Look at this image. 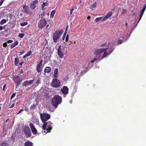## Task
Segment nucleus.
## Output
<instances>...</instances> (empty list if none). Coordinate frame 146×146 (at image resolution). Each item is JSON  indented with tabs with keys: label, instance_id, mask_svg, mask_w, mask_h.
<instances>
[{
	"label": "nucleus",
	"instance_id": "45",
	"mask_svg": "<svg viewBox=\"0 0 146 146\" xmlns=\"http://www.w3.org/2000/svg\"><path fill=\"white\" fill-rule=\"evenodd\" d=\"M15 96V93H13L11 96V99H12Z\"/></svg>",
	"mask_w": 146,
	"mask_h": 146
},
{
	"label": "nucleus",
	"instance_id": "39",
	"mask_svg": "<svg viewBox=\"0 0 146 146\" xmlns=\"http://www.w3.org/2000/svg\"><path fill=\"white\" fill-rule=\"evenodd\" d=\"M58 72V70L57 68H55L54 71V74H57Z\"/></svg>",
	"mask_w": 146,
	"mask_h": 146
},
{
	"label": "nucleus",
	"instance_id": "10",
	"mask_svg": "<svg viewBox=\"0 0 146 146\" xmlns=\"http://www.w3.org/2000/svg\"><path fill=\"white\" fill-rule=\"evenodd\" d=\"M29 125L33 134L34 135L36 134L37 133V130L34 127L33 124L32 123H30L29 124Z\"/></svg>",
	"mask_w": 146,
	"mask_h": 146
},
{
	"label": "nucleus",
	"instance_id": "50",
	"mask_svg": "<svg viewBox=\"0 0 146 146\" xmlns=\"http://www.w3.org/2000/svg\"><path fill=\"white\" fill-rule=\"evenodd\" d=\"M45 15V13L44 12H42V13H41V15L42 16V17H43Z\"/></svg>",
	"mask_w": 146,
	"mask_h": 146
},
{
	"label": "nucleus",
	"instance_id": "40",
	"mask_svg": "<svg viewBox=\"0 0 146 146\" xmlns=\"http://www.w3.org/2000/svg\"><path fill=\"white\" fill-rule=\"evenodd\" d=\"M68 37H69L68 35H67L66 37V39H65V42H67L68 41Z\"/></svg>",
	"mask_w": 146,
	"mask_h": 146
},
{
	"label": "nucleus",
	"instance_id": "25",
	"mask_svg": "<svg viewBox=\"0 0 146 146\" xmlns=\"http://www.w3.org/2000/svg\"><path fill=\"white\" fill-rule=\"evenodd\" d=\"M96 4L97 3L96 2H95L93 4H92L90 6V8L91 9H93L94 8L96 7Z\"/></svg>",
	"mask_w": 146,
	"mask_h": 146
},
{
	"label": "nucleus",
	"instance_id": "7",
	"mask_svg": "<svg viewBox=\"0 0 146 146\" xmlns=\"http://www.w3.org/2000/svg\"><path fill=\"white\" fill-rule=\"evenodd\" d=\"M60 82L57 79H53L51 82V86L55 88H58L60 86Z\"/></svg>",
	"mask_w": 146,
	"mask_h": 146
},
{
	"label": "nucleus",
	"instance_id": "1",
	"mask_svg": "<svg viewBox=\"0 0 146 146\" xmlns=\"http://www.w3.org/2000/svg\"><path fill=\"white\" fill-rule=\"evenodd\" d=\"M62 101L61 97L58 95H56L52 98L51 103L52 105L56 108L57 107L58 105L60 104Z\"/></svg>",
	"mask_w": 146,
	"mask_h": 146
},
{
	"label": "nucleus",
	"instance_id": "15",
	"mask_svg": "<svg viewBox=\"0 0 146 146\" xmlns=\"http://www.w3.org/2000/svg\"><path fill=\"white\" fill-rule=\"evenodd\" d=\"M114 49H113L111 51H110L108 53L106 52H104L103 54L102 55V58H101V60H102L106 57L108 55L110 54L113 51Z\"/></svg>",
	"mask_w": 146,
	"mask_h": 146
},
{
	"label": "nucleus",
	"instance_id": "63",
	"mask_svg": "<svg viewBox=\"0 0 146 146\" xmlns=\"http://www.w3.org/2000/svg\"><path fill=\"white\" fill-rule=\"evenodd\" d=\"M23 73V71L22 70V69H21V71L20 72V74Z\"/></svg>",
	"mask_w": 146,
	"mask_h": 146
},
{
	"label": "nucleus",
	"instance_id": "30",
	"mask_svg": "<svg viewBox=\"0 0 146 146\" xmlns=\"http://www.w3.org/2000/svg\"><path fill=\"white\" fill-rule=\"evenodd\" d=\"M55 13V11L54 10H52L51 11V12L50 15L51 17H52V18L53 17Z\"/></svg>",
	"mask_w": 146,
	"mask_h": 146
},
{
	"label": "nucleus",
	"instance_id": "48",
	"mask_svg": "<svg viewBox=\"0 0 146 146\" xmlns=\"http://www.w3.org/2000/svg\"><path fill=\"white\" fill-rule=\"evenodd\" d=\"M24 110V109H21V110H20L19 111V112L17 113V114H19V113H20L21 112H22V111H23V110Z\"/></svg>",
	"mask_w": 146,
	"mask_h": 146
},
{
	"label": "nucleus",
	"instance_id": "64",
	"mask_svg": "<svg viewBox=\"0 0 146 146\" xmlns=\"http://www.w3.org/2000/svg\"><path fill=\"white\" fill-rule=\"evenodd\" d=\"M135 15V13H133L132 14V15L133 16H134Z\"/></svg>",
	"mask_w": 146,
	"mask_h": 146
},
{
	"label": "nucleus",
	"instance_id": "41",
	"mask_svg": "<svg viewBox=\"0 0 146 146\" xmlns=\"http://www.w3.org/2000/svg\"><path fill=\"white\" fill-rule=\"evenodd\" d=\"M3 47H5L7 46V42L4 43L3 44Z\"/></svg>",
	"mask_w": 146,
	"mask_h": 146
},
{
	"label": "nucleus",
	"instance_id": "37",
	"mask_svg": "<svg viewBox=\"0 0 146 146\" xmlns=\"http://www.w3.org/2000/svg\"><path fill=\"white\" fill-rule=\"evenodd\" d=\"M32 53V51H29V52L26 54L27 55V56H30Z\"/></svg>",
	"mask_w": 146,
	"mask_h": 146
},
{
	"label": "nucleus",
	"instance_id": "24",
	"mask_svg": "<svg viewBox=\"0 0 146 146\" xmlns=\"http://www.w3.org/2000/svg\"><path fill=\"white\" fill-rule=\"evenodd\" d=\"M30 7L33 10H34L36 7V5L32 3H31L30 4Z\"/></svg>",
	"mask_w": 146,
	"mask_h": 146
},
{
	"label": "nucleus",
	"instance_id": "36",
	"mask_svg": "<svg viewBox=\"0 0 146 146\" xmlns=\"http://www.w3.org/2000/svg\"><path fill=\"white\" fill-rule=\"evenodd\" d=\"M102 49V52H106V51L108 49V48H101Z\"/></svg>",
	"mask_w": 146,
	"mask_h": 146
},
{
	"label": "nucleus",
	"instance_id": "11",
	"mask_svg": "<svg viewBox=\"0 0 146 146\" xmlns=\"http://www.w3.org/2000/svg\"><path fill=\"white\" fill-rule=\"evenodd\" d=\"M47 123H48L47 125L46 126L47 128H46V127L45 130L47 131L46 133L50 132V131L52 129V127H51V125L52 124V123H51L50 121L48 122Z\"/></svg>",
	"mask_w": 146,
	"mask_h": 146
},
{
	"label": "nucleus",
	"instance_id": "16",
	"mask_svg": "<svg viewBox=\"0 0 146 146\" xmlns=\"http://www.w3.org/2000/svg\"><path fill=\"white\" fill-rule=\"evenodd\" d=\"M102 52V51L101 48L96 49L94 50V54L96 55H97L101 54Z\"/></svg>",
	"mask_w": 146,
	"mask_h": 146
},
{
	"label": "nucleus",
	"instance_id": "21",
	"mask_svg": "<svg viewBox=\"0 0 146 146\" xmlns=\"http://www.w3.org/2000/svg\"><path fill=\"white\" fill-rule=\"evenodd\" d=\"M84 70H81V71L80 72V76H82L83 75V74L86 72L88 70V67H84Z\"/></svg>",
	"mask_w": 146,
	"mask_h": 146
},
{
	"label": "nucleus",
	"instance_id": "8",
	"mask_svg": "<svg viewBox=\"0 0 146 146\" xmlns=\"http://www.w3.org/2000/svg\"><path fill=\"white\" fill-rule=\"evenodd\" d=\"M43 60L41 59L40 60V62L39 63L37 64L36 67V70L38 73L41 72L42 70V67Z\"/></svg>",
	"mask_w": 146,
	"mask_h": 146
},
{
	"label": "nucleus",
	"instance_id": "56",
	"mask_svg": "<svg viewBox=\"0 0 146 146\" xmlns=\"http://www.w3.org/2000/svg\"><path fill=\"white\" fill-rule=\"evenodd\" d=\"M49 24L48 25H47L46 26V29H49L48 28V27H49Z\"/></svg>",
	"mask_w": 146,
	"mask_h": 146
},
{
	"label": "nucleus",
	"instance_id": "62",
	"mask_svg": "<svg viewBox=\"0 0 146 146\" xmlns=\"http://www.w3.org/2000/svg\"><path fill=\"white\" fill-rule=\"evenodd\" d=\"M27 57V56L26 54H25V56H24L23 57V58H25L26 57Z\"/></svg>",
	"mask_w": 146,
	"mask_h": 146
},
{
	"label": "nucleus",
	"instance_id": "5",
	"mask_svg": "<svg viewBox=\"0 0 146 146\" xmlns=\"http://www.w3.org/2000/svg\"><path fill=\"white\" fill-rule=\"evenodd\" d=\"M65 49L64 47L61 48V45L60 46L57 50V53L59 57L61 58H64L65 54L64 50Z\"/></svg>",
	"mask_w": 146,
	"mask_h": 146
},
{
	"label": "nucleus",
	"instance_id": "13",
	"mask_svg": "<svg viewBox=\"0 0 146 146\" xmlns=\"http://www.w3.org/2000/svg\"><path fill=\"white\" fill-rule=\"evenodd\" d=\"M112 12H110L108 13L105 16L103 17L101 21V22H103L106 20L107 19L109 18L112 16Z\"/></svg>",
	"mask_w": 146,
	"mask_h": 146
},
{
	"label": "nucleus",
	"instance_id": "55",
	"mask_svg": "<svg viewBox=\"0 0 146 146\" xmlns=\"http://www.w3.org/2000/svg\"><path fill=\"white\" fill-rule=\"evenodd\" d=\"M6 86V85H5L3 86V90H4V89L5 88V87Z\"/></svg>",
	"mask_w": 146,
	"mask_h": 146
},
{
	"label": "nucleus",
	"instance_id": "29",
	"mask_svg": "<svg viewBox=\"0 0 146 146\" xmlns=\"http://www.w3.org/2000/svg\"><path fill=\"white\" fill-rule=\"evenodd\" d=\"M109 45V44L106 42L100 45V47L108 46Z\"/></svg>",
	"mask_w": 146,
	"mask_h": 146
},
{
	"label": "nucleus",
	"instance_id": "42",
	"mask_svg": "<svg viewBox=\"0 0 146 146\" xmlns=\"http://www.w3.org/2000/svg\"><path fill=\"white\" fill-rule=\"evenodd\" d=\"M98 60V59L97 58H95L89 64L91 63H93V62H95V61H96V60Z\"/></svg>",
	"mask_w": 146,
	"mask_h": 146
},
{
	"label": "nucleus",
	"instance_id": "35",
	"mask_svg": "<svg viewBox=\"0 0 146 146\" xmlns=\"http://www.w3.org/2000/svg\"><path fill=\"white\" fill-rule=\"evenodd\" d=\"M123 41L122 40L118 39L117 41V44H121Z\"/></svg>",
	"mask_w": 146,
	"mask_h": 146
},
{
	"label": "nucleus",
	"instance_id": "59",
	"mask_svg": "<svg viewBox=\"0 0 146 146\" xmlns=\"http://www.w3.org/2000/svg\"><path fill=\"white\" fill-rule=\"evenodd\" d=\"M24 110H25L26 111H28V108H25Z\"/></svg>",
	"mask_w": 146,
	"mask_h": 146
},
{
	"label": "nucleus",
	"instance_id": "53",
	"mask_svg": "<svg viewBox=\"0 0 146 146\" xmlns=\"http://www.w3.org/2000/svg\"><path fill=\"white\" fill-rule=\"evenodd\" d=\"M14 106V104H13L10 106V108H13Z\"/></svg>",
	"mask_w": 146,
	"mask_h": 146
},
{
	"label": "nucleus",
	"instance_id": "6",
	"mask_svg": "<svg viewBox=\"0 0 146 146\" xmlns=\"http://www.w3.org/2000/svg\"><path fill=\"white\" fill-rule=\"evenodd\" d=\"M47 24V21L45 19L42 17L38 24V27L40 29L43 28Z\"/></svg>",
	"mask_w": 146,
	"mask_h": 146
},
{
	"label": "nucleus",
	"instance_id": "44",
	"mask_svg": "<svg viewBox=\"0 0 146 146\" xmlns=\"http://www.w3.org/2000/svg\"><path fill=\"white\" fill-rule=\"evenodd\" d=\"M38 2V0H35L34 1H33V2H32L33 3H34V4H36Z\"/></svg>",
	"mask_w": 146,
	"mask_h": 146
},
{
	"label": "nucleus",
	"instance_id": "14",
	"mask_svg": "<svg viewBox=\"0 0 146 146\" xmlns=\"http://www.w3.org/2000/svg\"><path fill=\"white\" fill-rule=\"evenodd\" d=\"M13 80L16 84V86H17L20 85L22 80H20L17 77H15L13 78Z\"/></svg>",
	"mask_w": 146,
	"mask_h": 146
},
{
	"label": "nucleus",
	"instance_id": "19",
	"mask_svg": "<svg viewBox=\"0 0 146 146\" xmlns=\"http://www.w3.org/2000/svg\"><path fill=\"white\" fill-rule=\"evenodd\" d=\"M33 143L31 141H28L24 143V146H33Z\"/></svg>",
	"mask_w": 146,
	"mask_h": 146
},
{
	"label": "nucleus",
	"instance_id": "12",
	"mask_svg": "<svg viewBox=\"0 0 146 146\" xmlns=\"http://www.w3.org/2000/svg\"><path fill=\"white\" fill-rule=\"evenodd\" d=\"M68 88L66 86H64L61 89V91L62 93L64 94H67L68 92Z\"/></svg>",
	"mask_w": 146,
	"mask_h": 146
},
{
	"label": "nucleus",
	"instance_id": "4",
	"mask_svg": "<svg viewBox=\"0 0 146 146\" xmlns=\"http://www.w3.org/2000/svg\"><path fill=\"white\" fill-rule=\"evenodd\" d=\"M23 132L24 134L27 138L31 137L32 133L28 125H25L23 129Z\"/></svg>",
	"mask_w": 146,
	"mask_h": 146
},
{
	"label": "nucleus",
	"instance_id": "17",
	"mask_svg": "<svg viewBox=\"0 0 146 146\" xmlns=\"http://www.w3.org/2000/svg\"><path fill=\"white\" fill-rule=\"evenodd\" d=\"M23 8L24 10V13H26L27 14L29 13V9L28 6L25 5L23 7Z\"/></svg>",
	"mask_w": 146,
	"mask_h": 146
},
{
	"label": "nucleus",
	"instance_id": "47",
	"mask_svg": "<svg viewBox=\"0 0 146 146\" xmlns=\"http://www.w3.org/2000/svg\"><path fill=\"white\" fill-rule=\"evenodd\" d=\"M57 74H53L54 77L55 78V79H56V78L57 77Z\"/></svg>",
	"mask_w": 146,
	"mask_h": 146
},
{
	"label": "nucleus",
	"instance_id": "31",
	"mask_svg": "<svg viewBox=\"0 0 146 146\" xmlns=\"http://www.w3.org/2000/svg\"><path fill=\"white\" fill-rule=\"evenodd\" d=\"M7 21L5 19H3L0 22V24L2 25L6 23Z\"/></svg>",
	"mask_w": 146,
	"mask_h": 146
},
{
	"label": "nucleus",
	"instance_id": "54",
	"mask_svg": "<svg viewBox=\"0 0 146 146\" xmlns=\"http://www.w3.org/2000/svg\"><path fill=\"white\" fill-rule=\"evenodd\" d=\"M3 29V26H0V31L2 30Z\"/></svg>",
	"mask_w": 146,
	"mask_h": 146
},
{
	"label": "nucleus",
	"instance_id": "3",
	"mask_svg": "<svg viewBox=\"0 0 146 146\" xmlns=\"http://www.w3.org/2000/svg\"><path fill=\"white\" fill-rule=\"evenodd\" d=\"M62 30H57L55 31L53 36V39L54 42L56 43L57 42V40L62 34L63 32Z\"/></svg>",
	"mask_w": 146,
	"mask_h": 146
},
{
	"label": "nucleus",
	"instance_id": "58",
	"mask_svg": "<svg viewBox=\"0 0 146 146\" xmlns=\"http://www.w3.org/2000/svg\"><path fill=\"white\" fill-rule=\"evenodd\" d=\"M65 35H63V38H62V40H64V38H65Z\"/></svg>",
	"mask_w": 146,
	"mask_h": 146
},
{
	"label": "nucleus",
	"instance_id": "32",
	"mask_svg": "<svg viewBox=\"0 0 146 146\" xmlns=\"http://www.w3.org/2000/svg\"><path fill=\"white\" fill-rule=\"evenodd\" d=\"M27 24L28 23L26 22H23L20 23V25L21 26H24L27 25Z\"/></svg>",
	"mask_w": 146,
	"mask_h": 146
},
{
	"label": "nucleus",
	"instance_id": "2",
	"mask_svg": "<svg viewBox=\"0 0 146 146\" xmlns=\"http://www.w3.org/2000/svg\"><path fill=\"white\" fill-rule=\"evenodd\" d=\"M40 117L42 123H44L42 128L43 130H44L46 129V127L48 123H47L46 121L50 118V116L49 114L47 113H41Z\"/></svg>",
	"mask_w": 146,
	"mask_h": 146
},
{
	"label": "nucleus",
	"instance_id": "22",
	"mask_svg": "<svg viewBox=\"0 0 146 146\" xmlns=\"http://www.w3.org/2000/svg\"><path fill=\"white\" fill-rule=\"evenodd\" d=\"M18 42L17 41H15V42L12 43L11 46V48H12L18 44Z\"/></svg>",
	"mask_w": 146,
	"mask_h": 146
},
{
	"label": "nucleus",
	"instance_id": "18",
	"mask_svg": "<svg viewBox=\"0 0 146 146\" xmlns=\"http://www.w3.org/2000/svg\"><path fill=\"white\" fill-rule=\"evenodd\" d=\"M145 8H145V7H144L143 9H142L141 10V11L140 12V16H139V20L138 21V22L137 23V24H138V23H139V21L141 19V18H142V17L143 14V13H144V12L145 10Z\"/></svg>",
	"mask_w": 146,
	"mask_h": 146
},
{
	"label": "nucleus",
	"instance_id": "43",
	"mask_svg": "<svg viewBox=\"0 0 146 146\" xmlns=\"http://www.w3.org/2000/svg\"><path fill=\"white\" fill-rule=\"evenodd\" d=\"M13 42V41L12 40H9L7 42V43H12Z\"/></svg>",
	"mask_w": 146,
	"mask_h": 146
},
{
	"label": "nucleus",
	"instance_id": "61",
	"mask_svg": "<svg viewBox=\"0 0 146 146\" xmlns=\"http://www.w3.org/2000/svg\"><path fill=\"white\" fill-rule=\"evenodd\" d=\"M23 62H21L20 63V65H22L23 64Z\"/></svg>",
	"mask_w": 146,
	"mask_h": 146
},
{
	"label": "nucleus",
	"instance_id": "34",
	"mask_svg": "<svg viewBox=\"0 0 146 146\" xmlns=\"http://www.w3.org/2000/svg\"><path fill=\"white\" fill-rule=\"evenodd\" d=\"M24 35H25L24 33H20L18 35V36L19 37L22 38L24 37Z\"/></svg>",
	"mask_w": 146,
	"mask_h": 146
},
{
	"label": "nucleus",
	"instance_id": "20",
	"mask_svg": "<svg viewBox=\"0 0 146 146\" xmlns=\"http://www.w3.org/2000/svg\"><path fill=\"white\" fill-rule=\"evenodd\" d=\"M51 68L50 67L48 66L46 67L44 69V71L45 73H48L51 72Z\"/></svg>",
	"mask_w": 146,
	"mask_h": 146
},
{
	"label": "nucleus",
	"instance_id": "60",
	"mask_svg": "<svg viewBox=\"0 0 146 146\" xmlns=\"http://www.w3.org/2000/svg\"><path fill=\"white\" fill-rule=\"evenodd\" d=\"M79 70H77L76 72V74L77 75H78L79 74Z\"/></svg>",
	"mask_w": 146,
	"mask_h": 146
},
{
	"label": "nucleus",
	"instance_id": "38",
	"mask_svg": "<svg viewBox=\"0 0 146 146\" xmlns=\"http://www.w3.org/2000/svg\"><path fill=\"white\" fill-rule=\"evenodd\" d=\"M40 80L39 79H38L37 80L36 82V83L37 86H38V84L40 83Z\"/></svg>",
	"mask_w": 146,
	"mask_h": 146
},
{
	"label": "nucleus",
	"instance_id": "23",
	"mask_svg": "<svg viewBox=\"0 0 146 146\" xmlns=\"http://www.w3.org/2000/svg\"><path fill=\"white\" fill-rule=\"evenodd\" d=\"M48 1H46L45 2L43 3L42 4V5L41 7L43 10H44L45 8L44 7L48 5Z\"/></svg>",
	"mask_w": 146,
	"mask_h": 146
},
{
	"label": "nucleus",
	"instance_id": "9",
	"mask_svg": "<svg viewBox=\"0 0 146 146\" xmlns=\"http://www.w3.org/2000/svg\"><path fill=\"white\" fill-rule=\"evenodd\" d=\"M34 80V79H33V80L26 81L22 83V85L23 86L26 87L32 84Z\"/></svg>",
	"mask_w": 146,
	"mask_h": 146
},
{
	"label": "nucleus",
	"instance_id": "26",
	"mask_svg": "<svg viewBox=\"0 0 146 146\" xmlns=\"http://www.w3.org/2000/svg\"><path fill=\"white\" fill-rule=\"evenodd\" d=\"M1 146H9V144L7 142L3 141L1 143Z\"/></svg>",
	"mask_w": 146,
	"mask_h": 146
},
{
	"label": "nucleus",
	"instance_id": "27",
	"mask_svg": "<svg viewBox=\"0 0 146 146\" xmlns=\"http://www.w3.org/2000/svg\"><path fill=\"white\" fill-rule=\"evenodd\" d=\"M19 62V59L17 58H15V59L14 63L15 65L17 66Z\"/></svg>",
	"mask_w": 146,
	"mask_h": 146
},
{
	"label": "nucleus",
	"instance_id": "33",
	"mask_svg": "<svg viewBox=\"0 0 146 146\" xmlns=\"http://www.w3.org/2000/svg\"><path fill=\"white\" fill-rule=\"evenodd\" d=\"M36 106L35 104H33L31 106L30 108V110H34L36 108Z\"/></svg>",
	"mask_w": 146,
	"mask_h": 146
},
{
	"label": "nucleus",
	"instance_id": "51",
	"mask_svg": "<svg viewBox=\"0 0 146 146\" xmlns=\"http://www.w3.org/2000/svg\"><path fill=\"white\" fill-rule=\"evenodd\" d=\"M24 52H25V51L24 50H23L21 52H20V55H21L23 54V53H24Z\"/></svg>",
	"mask_w": 146,
	"mask_h": 146
},
{
	"label": "nucleus",
	"instance_id": "57",
	"mask_svg": "<svg viewBox=\"0 0 146 146\" xmlns=\"http://www.w3.org/2000/svg\"><path fill=\"white\" fill-rule=\"evenodd\" d=\"M11 139H13V141H14L15 140V137H14L12 136L11 137Z\"/></svg>",
	"mask_w": 146,
	"mask_h": 146
},
{
	"label": "nucleus",
	"instance_id": "28",
	"mask_svg": "<svg viewBox=\"0 0 146 146\" xmlns=\"http://www.w3.org/2000/svg\"><path fill=\"white\" fill-rule=\"evenodd\" d=\"M103 18V17H100L97 18L95 19V21L97 22L100 21H101H101Z\"/></svg>",
	"mask_w": 146,
	"mask_h": 146
},
{
	"label": "nucleus",
	"instance_id": "46",
	"mask_svg": "<svg viewBox=\"0 0 146 146\" xmlns=\"http://www.w3.org/2000/svg\"><path fill=\"white\" fill-rule=\"evenodd\" d=\"M127 11L126 10H124V9H123V12L122 13V14L123 15L124 13H126Z\"/></svg>",
	"mask_w": 146,
	"mask_h": 146
},
{
	"label": "nucleus",
	"instance_id": "52",
	"mask_svg": "<svg viewBox=\"0 0 146 146\" xmlns=\"http://www.w3.org/2000/svg\"><path fill=\"white\" fill-rule=\"evenodd\" d=\"M3 1H2V0H1V1L0 2V6L3 3Z\"/></svg>",
	"mask_w": 146,
	"mask_h": 146
},
{
	"label": "nucleus",
	"instance_id": "49",
	"mask_svg": "<svg viewBox=\"0 0 146 146\" xmlns=\"http://www.w3.org/2000/svg\"><path fill=\"white\" fill-rule=\"evenodd\" d=\"M74 9L72 8V9L70 10V13L71 15L72 14L73 11H74Z\"/></svg>",
	"mask_w": 146,
	"mask_h": 146
}]
</instances>
